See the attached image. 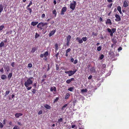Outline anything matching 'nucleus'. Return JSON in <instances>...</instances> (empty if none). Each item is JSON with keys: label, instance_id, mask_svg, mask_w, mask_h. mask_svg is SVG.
I'll return each instance as SVG.
<instances>
[{"label": "nucleus", "instance_id": "11", "mask_svg": "<svg viewBox=\"0 0 129 129\" xmlns=\"http://www.w3.org/2000/svg\"><path fill=\"white\" fill-rule=\"evenodd\" d=\"M90 71L92 73H95V70L94 67H92L90 69Z\"/></svg>", "mask_w": 129, "mask_h": 129}, {"label": "nucleus", "instance_id": "48", "mask_svg": "<svg viewBox=\"0 0 129 129\" xmlns=\"http://www.w3.org/2000/svg\"><path fill=\"white\" fill-rule=\"evenodd\" d=\"M43 113L42 111V110H40L38 112V114L39 115H40L42 114Z\"/></svg>", "mask_w": 129, "mask_h": 129}, {"label": "nucleus", "instance_id": "53", "mask_svg": "<svg viewBox=\"0 0 129 129\" xmlns=\"http://www.w3.org/2000/svg\"><path fill=\"white\" fill-rule=\"evenodd\" d=\"M92 75H90L88 77V79L89 80H90L92 78Z\"/></svg>", "mask_w": 129, "mask_h": 129}, {"label": "nucleus", "instance_id": "61", "mask_svg": "<svg viewBox=\"0 0 129 129\" xmlns=\"http://www.w3.org/2000/svg\"><path fill=\"white\" fill-rule=\"evenodd\" d=\"M74 59L73 58H72L70 60L71 62H73L74 61Z\"/></svg>", "mask_w": 129, "mask_h": 129}, {"label": "nucleus", "instance_id": "56", "mask_svg": "<svg viewBox=\"0 0 129 129\" xmlns=\"http://www.w3.org/2000/svg\"><path fill=\"white\" fill-rule=\"evenodd\" d=\"M4 71V69L3 68H2L0 70V71L2 73H3Z\"/></svg>", "mask_w": 129, "mask_h": 129}, {"label": "nucleus", "instance_id": "10", "mask_svg": "<svg viewBox=\"0 0 129 129\" xmlns=\"http://www.w3.org/2000/svg\"><path fill=\"white\" fill-rule=\"evenodd\" d=\"M44 54V57L45 58V60H46L47 59V58H46L47 57L48 55V51H47L45 52Z\"/></svg>", "mask_w": 129, "mask_h": 129}, {"label": "nucleus", "instance_id": "52", "mask_svg": "<svg viewBox=\"0 0 129 129\" xmlns=\"http://www.w3.org/2000/svg\"><path fill=\"white\" fill-rule=\"evenodd\" d=\"M15 64V62H13L11 64V66L12 67H14V65Z\"/></svg>", "mask_w": 129, "mask_h": 129}, {"label": "nucleus", "instance_id": "34", "mask_svg": "<svg viewBox=\"0 0 129 129\" xmlns=\"http://www.w3.org/2000/svg\"><path fill=\"white\" fill-rule=\"evenodd\" d=\"M92 35L93 37L96 36H97V34L96 33H95L94 32H92Z\"/></svg>", "mask_w": 129, "mask_h": 129}, {"label": "nucleus", "instance_id": "22", "mask_svg": "<svg viewBox=\"0 0 129 129\" xmlns=\"http://www.w3.org/2000/svg\"><path fill=\"white\" fill-rule=\"evenodd\" d=\"M12 73H10L9 74L8 76V78L9 80L12 77Z\"/></svg>", "mask_w": 129, "mask_h": 129}, {"label": "nucleus", "instance_id": "7", "mask_svg": "<svg viewBox=\"0 0 129 129\" xmlns=\"http://www.w3.org/2000/svg\"><path fill=\"white\" fill-rule=\"evenodd\" d=\"M115 17L116 18L115 19V20L116 21L118 22L121 20V18L118 14H116L115 15Z\"/></svg>", "mask_w": 129, "mask_h": 129}, {"label": "nucleus", "instance_id": "43", "mask_svg": "<svg viewBox=\"0 0 129 129\" xmlns=\"http://www.w3.org/2000/svg\"><path fill=\"white\" fill-rule=\"evenodd\" d=\"M32 67V65L31 63H29L28 64V67L31 68Z\"/></svg>", "mask_w": 129, "mask_h": 129}, {"label": "nucleus", "instance_id": "64", "mask_svg": "<svg viewBox=\"0 0 129 129\" xmlns=\"http://www.w3.org/2000/svg\"><path fill=\"white\" fill-rule=\"evenodd\" d=\"M53 3L54 4V5H55L56 4V1L55 0H54V1H53Z\"/></svg>", "mask_w": 129, "mask_h": 129}, {"label": "nucleus", "instance_id": "32", "mask_svg": "<svg viewBox=\"0 0 129 129\" xmlns=\"http://www.w3.org/2000/svg\"><path fill=\"white\" fill-rule=\"evenodd\" d=\"M81 91L82 92H87V90L86 89H83L81 90Z\"/></svg>", "mask_w": 129, "mask_h": 129}, {"label": "nucleus", "instance_id": "54", "mask_svg": "<svg viewBox=\"0 0 129 129\" xmlns=\"http://www.w3.org/2000/svg\"><path fill=\"white\" fill-rule=\"evenodd\" d=\"M13 129H18V126L17 125H15L13 127Z\"/></svg>", "mask_w": 129, "mask_h": 129}, {"label": "nucleus", "instance_id": "24", "mask_svg": "<svg viewBox=\"0 0 129 129\" xmlns=\"http://www.w3.org/2000/svg\"><path fill=\"white\" fill-rule=\"evenodd\" d=\"M55 50L57 51L58 50V44L57 43H56L55 45Z\"/></svg>", "mask_w": 129, "mask_h": 129}, {"label": "nucleus", "instance_id": "50", "mask_svg": "<svg viewBox=\"0 0 129 129\" xmlns=\"http://www.w3.org/2000/svg\"><path fill=\"white\" fill-rule=\"evenodd\" d=\"M4 126L2 124V123L0 122V127L1 128H3Z\"/></svg>", "mask_w": 129, "mask_h": 129}, {"label": "nucleus", "instance_id": "6", "mask_svg": "<svg viewBox=\"0 0 129 129\" xmlns=\"http://www.w3.org/2000/svg\"><path fill=\"white\" fill-rule=\"evenodd\" d=\"M71 37L70 35H68L67 38V43L66 45L67 46H69V43L70 42Z\"/></svg>", "mask_w": 129, "mask_h": 129}, {"label": "nucleus", "instance_id": "40", "mask_svg": "<svg viewBox=\"0 0 129 129\" xmlns=\"http://www.w3.org/2000/svg\"><path fill=\"white\" fill-rule=\"evenodd\" d=\"M71 50V49L70 48H69L66 50V53H68L69 52H70Z\"/></svg>", "mask_w": 129, "mask_h": 129}, {"label": "nucleus", "instance_id": "27", "mask_svg": "<svg viewBox=\"0 0 129 129\" xmlns=\"http://www.w3.org/2000/svg\"><path fill=\"white\" fill-rule=\"evenodd\" d=\"M74 88L73 87H70L68 89V90L69 91H73V90H74Z\"/></svg>", "mask_w": 129, "mask_h": 129}, {"label": "nucleus", "instance_id": "5", "mask_svg": "<svg viewBox=\"0 0 129 129\" xmlns=\"http://www.w3.org/2000/svg\"><path fill=\"white\" fill-rule=\"evenodd\" d=\"M67 10V8L66 7H63L61 9V12L60 14L61 15H64V13Z\"/></svg>", "mask_w": 129, "mask_h": 129}, {"label": "nucleus", "instance_id": "2", "mask_svg": "<svg viewBox=\"0 0 129 129\" xmlns=\"http://www.w3.org/2000/svg\"><path fill=\"white\" fill-rule=\"evenodd\" d=\"M77 70L75 69L73 71L70 70L68 71H65L64 73L66 74H68V75L69 76H70L73 75L77 71Z\"/></svg>", "mask_w": 129, "mask_h": 129}, {"label": "nucleus", "instance_id": "39", "mask_svg": "<svg viewBox=\"0 0 129 129\" xmlns=\"http://www.w3.org/2000/svg\"><path fill=\"white\" fill-rule=\"evenodd\" d=\"M4 27V25H2L0 26V31L2 30Z\"/></svg>", "mask_w": 129, "mask_h": 129}, {"label": "nucleus", "instance_id": "55", "mask_svg": "<svg viewBox=\"0 0 129 129\" xmlns=\"http://www.w3.org/2000/svg\"><path fill=\"white\" fill-rule=\"evenodd\" d=\"M78 62V60L77 59H75L74 61V64H76Z\"/></svg>", "mask_w": 129, "mask_h": 129}, {"label": "nucleus", "instance_id": "59", "mask_svg": "<svg viewBox=\"0 0 129 129\" xmlns=\"http://www.w3.org/2000/svg\"><path fill=\"white\" fill-rule=\"evenodd\" d=\"M107 1L109 3H112L113 2L112 0H107Z\"/></svg>", "mask_w": 129, "mask_h": 129}, {"label": "nucleus", "instance_id": "1", "mask_svg": "<svg viewBox=\"0 0 129 129\" xmlns=\"http://www.w3.org/2000/svg\"><path fill=\"white\" fill-rule=\"evenodd\" d=\"M34 79L33 77H30L28 78L27 81L24 83L25 86V87H27L28 86H29L30 85L32 84L33 83V81L31 80Z\"/></svg>", "mask_w": 129, "mask_h": 129}, {"label": "nucleus", "instance_id": "58", "mask_svg": "<svg viewBox=\"0 0 129 129\" xmlns=\"http://www.w3.org/2000/svg\"><path fill=\"white\" fill-rule=\"evenodd\" d=\"M44 56V54H40V56L41 57L43 58Z\"/></svg>", "mask_w": 129, "mask_h": 129}, {"label": "nucleus", "instance_id": "14", "mask_svg": "<svg viewBox=\"0 0 129 129\" xmlns=\"http://www.w3.org/2000/svg\"><path fill=\"white\" fill-rule=\"evenodd\" d=\"M22 115V114L21 113H16L15 115V117L17 118H18L19 117V116H21Z\"/></svg>", "mask_w": 129, "mask_h": 129}, {"label": "nucleus", "instance_id": "23", "mask_svg": "<svg viewBox=\"0 0 129 129\" xmlns=\"http://www.w3.org/2000/svg\"><path fill=\"white\" fill-rule=\"evenodd\" d=\"M37 50V49L36 47H34L32 48V50L31 51L32 53H34Z\"/></svg>", "mask_w": 129, "mask_h": 129}, {"label": "nucleus", "instance_id": "44", "mask_svg": "<svg viewBox=\"0 0 129 129\" xmlns=\"http://www.w3.org/2000/svg\"><path fill=\"white\" fill-rule=\"evenodd\" d=\"M107 30L108 31L109 33H110V34H111L112 33V30H111L109 28H108L107 29Z\"/></svg>", "mask_w": 129, "mask_h": 129}, {"label": "nucleus", "instance_id": "63", "mask_svg": "<svg viewBox=\"0 0 129 129\" xmlns=\"http://www.w3.org/2000/svg\"><path fill=\"white\" fill-rule=\"evenodd\" d=\"M43 25L44 26L45 25H47L48 24V23L47 22L43 23Z\"/></svg>", "mask_w": 129, "mask_h": 129}, {"label": "nucleus", "instance_id": "20", "mask_svg": "<svg viewBox=\"0 0 129 129\" xmlns=\"http://www.w3.org/2000/svg\"><path fill=\"white\" fill-rule=\"evenodd\" d=\"M5 70L7 72H8L10 71V67L9 66H6L5 68Z\"/></svg>", "mask_w": 129, "mask_h": 129}, {"label": "nucleus", "instance_id": "18", "mask_svg": "<svg viewBox=\"0 0 129 129\" xmlns=\"http://www.w3.org/2000/svg\"><path fill=\"white\" fill-rule=\"evenodd\" d=\"M4 6L2 4H0V13H1L3 10Z\"/></svg>", "mask_w": 129, "mask_h": 129}, {"label": "nucleus", "instance_id": "26", "mask_svg": "<svg viewBox=\"0 0 129 129\" xmlns=\"http://www.w3.org/2000/svg\"><path fill=\"white\" fill-rule=\"evenodd\" d=\"M102 48V46H100L98 47H97V50L98 51H100L101 50V49Z\"/></svg>", "mask_w": 129, "mask_h": 129}, {"label": "nucleus", "instance_id": "8", "mask_svg": "<svg viewBox=\"0 0 129 129\" xmlns=\"http://www.w3.org/2000/svg\"><path fill=\"white\" fill-rule=\"evenodd\" d=\"M55 31L56 30L55 29L51 31L50 33L49 36V37L51 36L52 35H53L54 34V33L55 32Z\"/></svg>", "mask_w": 129, "mask_h": 129}, {"label": "nucleus", "instance_id": "62", "mask_svg": "<svg viewBox=\"0 0 129 129\" xmlns=\"http://www.w3.org/2000/svg\"><path fill=\"white\" fill-rule=\"evenodd\" d=\"M50 69V68L49 66V64L48 66V69H47V71H49V70Z\"/></svg>", "mask_w": 129, "mask_h": 129}, {"label": "nucleus", "instance_id": "12", "mask_svg": "<svg viewBox=\"0 0 129 129\" xmlns=\"http://www.w3.org/2000/svg\"><path fill=\"white\" fill-rule=\"evenodd\" d=\"M44 107L48 109H51V106L47 104H45L44 105Z\"/></svg>", "mask_w": 129, "mask_h": 129}, {"label": "nucleus", "instance_id": "46", "mask_svg": "<svg viewBox=\"0 0 129 129\" xmlns=\"http://www.w3.org/2000/svg\"><path fill=\"white\" fill-rule=\"evenodd\" d=\"M29 86H28L27 87H26L27 88V89L28 90H30L32 88L31 87H28Z\"/></svg>", "mask_w": 129, "mask_h": 129}, {"label": "nucleus", "instance_id": "17", "mask_svg": "<svg viewBox=\"0 0 129 129\" xmlns=\"http://www.w3.org/2000/svg\"><path fill=\"white\" fill-rule=\"evenodd\" d=\"M50 90L51 91H54L56 92V88L55 87H54L53 88L52 87L50 89Z\"/></svg>", "mask_w": 129, "mask_h": 129}, {"label": "nucleus", "instance_id": "28", "mask_svg": "<svg viewBox=\"0 0 129 129\" xmlns=\"http://www.w3.org/2000/svg\"><path fill=\"white\" fill-rule=\"evenodd\" d=\"M104 55L102 54L100 56L99 59L100 60L102 59L104 57Z\"/></svg>", "mask_w": 129, "mask_h": 129}, {"label": "nucleus", "instance_id": "42", "mask_svg": "<svg viewBox=\"0 0 129 129\" xmlns=\"http://www.w3.org/2000/svg\"><path fill=\"white\" fill-rule=\"evenodd\" d=\"M71 81V80L70 79H68L66 81V82L67 83L69 84L70 83Z\"/></svg>", "mask_w": 129, "mask_h": 129}, {"label": "nucleus", "instance_id": "9", "mask_svg": "<svg viewBox=\"0 0 129 129\" xmlns=\"http://www.w3.org/2000/svg\"><path fill=\"white\" fill-rule=\"evenodd\" d=\"M106 23V24H109L110 25H111L112 24V23L111 22V20L109 19H107Z\"/></svg>", "mask_w": 129, "mask_h": 129}, {"label": "nucleus", "instance_id": "3", "mask_svg": "<svg viewBox=\"0 0 129 129\" xmlns=\"http://www.w3.org/2000/svg\"><path fill=\"white\" fill-rule=\"evenodd\" d=\"M76 3L75 1L73 2V3H71L70 5V8L73 10H74L75 8Z\"/></svg>", "mask_w": 129, "mask_h": 129}, {"label": "nucleus", "instance_id": "33", "mask_svg": "<svg viewBox=\"0 0 129 129\" xmlns=\"http://www.w3.org/2000/svg\"><path fill=\"white\" fill-rule=\"evenodd\" d=\"M117 9L118 11H120L121 10V8L120 6H119L117 7Z\"/></svg>", "mask_w": 129, "mask_h": 129}, {"label": "nucleus", "instance_id": "16", "mask_svg": "<svg viewBox=\"0 0 129 129\" xmlns=\"http://www.w3.org/2000/svg\"><path fill=\"white\" fill-rule=\"evenodd\" d=\"M128 6V4L127 3L126 1H124L123 4V6L124 7H126Z\"/></svg>", "mask_w": 129, "mask_h": 129}, {"label": "nucleus", "instance_id": "13", "mask_svg": "<svg viewBox=\"0 0 129 129\" xmlns=\"http://www.w3.org/2000/svg\"><path fill=\"white\" fill-rule=\"evenodd\" d=\"M116 29L115 28H112V33L110 34V35L111 36H112L113 35V33L116 31Z\"/></svg>", "mask_w": 129, "mask_h": 129}, {"label": "nucleus", "instance_id": "15", "mask_svg": "<svg viewBox=\"0 0 129 129\" xmlns=\"http://www.w3.org/2000/svg\"><path fill=\"white\" fill-rule=\"evenodd\" d=\"M38 22L33 21L31 23V25L33 26H34L37 25Z\"/></svg>", "mask_w": 129, "mask_h": 129}, {"label": "nucleus", "instance_id": "35", "mask_svg": "<svg viewBox=\"0 0 129 129\" xmlns=\"http://www.w3.org/2000/svg\"><path fill=\"white\" fill-rule=\"evenodd\" d=\"M59 100L58 97H57L56 98V99L54 100V102L53 103H55V102H57Z\"/></svg>", "mask_w": 129, "mask_h": 129}, {"label": "nucleus", "instance_id": "29", "mask_svg": "<svg viewBox=\"0 0 129 129\" xmlns=\"http://www.w3.org/2000/svg\"><path fill=\"white\" fill-rule=\"evenodd\" d=\"M10 92V91H9L7 90V91H6V93H5V96H6L7 95H8L9 93Z\"/></svg>", "mask_w": 129, "mask_h": 129}, {"label": "nucleus", "instance_id": "51", "mask_svg": "<svg viewBox=\"0 0 129 129\" xmlns=\"http://www.w3.org/2000/svg\"><path fill=\"white\" fill-rule=\"evenodd\" d=\"M113 4L112 3H111L110 4L108 5V7L110 8H111V7L112 6V5Z\"/></svg>", "mask_w": 129, "mask_h": 129}, {"label": "nucleus", "instance_id": "60", "mask_svg": "<svg viewBox=\"0 0 129 129\" xmlns=\"http://www.w3.org/2000/svg\"><path fill=\"white\" fill-rule=\"evenodd\" d=\"M122 48L121 47H120L119 48H118V50L119 51H120L122 50Z\"/></svg>", "mask_w": 129, "mask_h": 129}, {"label": "nucleus", "instance_id": "4", "mask_svg": "<svg viewBox=\"0 0 129 129\" xmlns=\"http://www.w3.org/2000/svg\"><path fill=\"white\" fill-rule=\"evenodd\" d=\"M43 22H40L39 23L37 26V27L40 30L43 29V27L44 26Z\"/></svg>", "mask_w": 129, "mask_h": 129}, {"label": "nucleus", "instance_id": "41", "mask_svg": "<svg viewBox=\"0 0 129 129\" xmlns=\"http://www.w3.org/2000/svg\"><path fill=\"white\" fill-rule=\"evenodd\" d=\"M82 39L83 41H85L87 40V38L86 37H82Z\"/></svg>", "mask_w": 129, "mask_h": 129}, {"label": "nucleus", "instance_id": "47", "mask_svg": "<svg viewBox=\"0 0 129 129\" xmlns=\"http://www.w3.org/2000/svg\"><path fill=\"white\" fill-rule=\"evenodd\" d=\"M56 10L55 9L54 10H53L52 11L53 13L54 14H55V15H56Z\"/></svg>", "mask_w": 129, "mask_h": 129}, {"label": "nucleus", "instance_id": "21", "mask_svg": "<svg viewBox=\"0 0 129 129\" xmlns=\"http://www.w3.org/2000/svg\"><path fill=\"white\" fill-rule=\"evenodd\" d=\"M70 96V95L68 93H67L65 96V99H68L69 98Z\"/></svg>", "mask_w": 129, "mask_h": 129}, {"label": "nucleus", "instance_id": "45", "mask_svg": "<svg viewBox=\"0 0 129 129\" xmlns=\"http://www.w3.org/2000/svg\"><path fill=\"white\" fill-rule=\"evenodd\" d=\"M62 118H61L60 119H59L58 120V121L59 122V123L60 122H62Z\"/></svg>", "mask_w": 129, "mask_h": 129}, {"label": "nucleus", "instance_id": "31", "mask_svg": "<svg viewBox=\"0 0 129 129\" xmlns=\"http://www.w3.org/2000/svg\"><path fill=\"white\" fill-rule=\"evenodd\" d=\"M4 45V43L3 42H1L0 44V47L2 48Z\"/></svg>", "mask_w": 129, "mask_h": 129}, {"label": "nucleus", "instance_id": "49", "mask_svg": "<svg viewBox=\"0 0 129 129\" xmlns=\"http://www.w3.org/2000/svg\"><path fill=\"white\" fill-rule=\"evenodd\" d=\"M36 89H33V91H32V92L34 94L35 93V92H36Z\"/></svg>", "mask_w": 129, "mask_h": 129}, {"label": "nucleus", "instance_id": "36", "mask_svg": "<svg viewBox=\"0 0 129 129\" xmlns=\"http://www.w3.org/2000/svg\"><path fill=\"white\" fill-rule=\"evenodd\" d=\"M78 41L80 44L82 43L83 42V41L82 39H80L78 40Z\"/></svg>", "mask_w": 129, "mask_h": 129}, {"label": "nucleus", "instance_id": "25", "mask_svg": "<svg viewBox=\"0 0 129 129\" xmlns=\"http://www.w3.org/2000/svg\"><path fill=\"white\" fill-rule=\"evenodd\" d=\"M68 105V104H65L64 106H63L61 108V110L63 111L64 110V108L66 107Z\"/></svg>", "mask_w": 129, "mask_h": 129}, {"label": "nucleus", "instance_id": "38", "mask_svg": "<svg viewBox=\"0 0 129 129\" xmlns=\"http://www.w3.org/2000/svg\"><path fill=\"white\" fill-rule=\"evenodd\" d=\"M39 34H38L37 33H36L35 36V38L36 39L39 36Z\"/></svg>", "mask_w": 129, "mask_h": 129}, {"label": "nucleus", "instance_id": "30", "mask_svg": "<svg viewBox=\"0 0 129 129\" xmlns=\"http://www.w3.org/2000/svg\"><path fill=\"white\" fill-rule=\"evenodd\" d=\"M26 9L27 10L29 11V13L30 14H31L32 11V10L31 8H29Z\"/></svg>", "mask_w": 129, "mask_h": 129}, {"label": "nucleus", "instance_id": "37", "mask_svg": "<svg viewBox=\"0 0 129 129\" xmlns=\"http://www.w3.org/2000/svg\"><path fill=\"white\" fill-rule=\"evenodd\" d=\"M56 70H58L59 69V65L57 64H56Z\"/></svg>", "mask_w": 129, "mask_h": 129}, {"label": "nucleus", "instance_id": "19", "mask_svg": "<svg viewBox=\"0 0 129 129\" xmlns=\"http://www.w3.org/2000/svg\"><path fill=\"white\" fill-rule=\"evenodd\" d=\"M7 76L6 75H2L1 77V78L2 80H5L7 78Z\"/></svg>", "mask_w": 129, "mask_h": 129}, {"label": "nucleus", "instance_id": "57", "mask_svg": "<svg viewBox=\"0 0 129 129\" xmlns=\"http://www.w3.org/2000/svg\"><path fill=\"white\" fill-rule=\"evenodd\" d=\"M45 16V15L44 14H43L41 16V17L42 18H44Z\"/></svg>", "mask_w": 129, "mask_h": 129}]
</instances>
